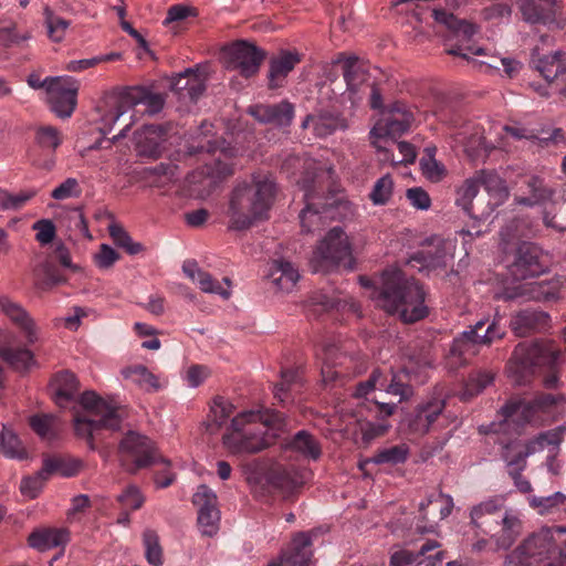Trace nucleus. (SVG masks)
Masks as SVG:
<instances>
[{
    "instance_id": "obj_39",
    "label": "nucleus",
    "mask_w": 566,
    "mask_h": 566,
    "mask_svg": "<svg viewBox=\"0 0 566 566\" xmlns=\"http://www.w3.org/2000/svg\"><path fill=\"white\" fill-rule=\"evenodd\" d=\"M55 401L60 406H64L73 400L78 391V381L75 375L69 370L57 373L51 384Z\"/></svg>"
},
{
    "instance_id": "obj_6",
    "label": "nucleus",
    "mask_w": 566,
    "mask_h": 566,
    "mask_svg": "<svg viewBox=\"0 0 566 566\" xmlns=\"http://www.w3.org/2000/svg\"><path fill=\"white\" fill-rule=\"evenodd\" d=\"M562 396L543 394L526 399L521 397H512L502 408V421L493 422L488 427L485 433H506L512 426H521L530 422L544 421L549 417Z\"/></svg>"
},
{
    "instance_id": "obj_3",
    "label": "nucleus",
    "mask_w": 566,
    "mask_h": 566,
    "mask_svg": "<svg viewBox=\"0 0 566 566\" xmlns=\"http://www.w3.org/2000/svg\"><path fill=\"white\" fill-rule=\"evenodd\" d=\"M275 190L274 180L266 174H253L249 182L239 184L229 200V229L247 230L268 219Z\"/></svg>"
},
{
    "instance_id": "obj_45",
    "label": "nucleus",
    "mask_w": 566,
    "mask_h": 566,
    "mask_svg": "<svg viewBox=\"0 0 566 566\" xmlns=\"http://www.w3.org/2000/svg\"><path fill=\"white\" fill-rule=\"evenodd\" d=\"M528 503L539 515L554 514L566 506V495L555 492L548 496H532Z\"/></svg>"
},
{
    "instance_id": "obj_38",
    "label": "nucleus",
    "mask_w": 566,
    "mask_h": 566,
    "mask_svg": "<svg viewBox=\"0 0 566 566\" xmlns=\"http://www.w3.org/2000/svg\"><path fill=\"white\" fill-rule=\"evenodd\" d=\"M532 62L547 82L557 80L560 75H564L566 71V65L562 61L559 52L541 55L536 49L533 52Z\"/></svg>"
},
{
    "instance_id": "obj_16",
    "label": "nucleus",
    "mask_w": 566,
    "mask_h": 566,
    "mask_svg": "<svg viewBox=\"0 0 566 566\" xmlns=\"http://www.w3.org/2000/svg\"><path fill=\"white\" fill-rule=\"evenodd\" d=\"M228 67L238 70L245 77L254 75L264 59V52L247 41H237L223 49Z\"/></svg>"
},
{
    "instance_id": "obj_52",
    "label": "nucleus",
    "mask_w": 566,
    "mask_h": 566,
    "mask_svg": "<svg viewBox=\"0 0 566 566\" xmlns=\"http://www.w3.org/2000/svg\"><path fill=\"white\" fill-rule=\"evenodd\" d=\"M0 452L11 459H23L27 457L25 449L18 436L6 427L0 436Z\"/></svg>"
},
{
    "instance_id": "obj_35",
    "label": "nucleus",
    "mask_w": 566,
    "mask_h": 566,
    "mask_svg": "<svg viewBox=\"0 0 566 566\" xmlns=\"http://www.w3.org/2000/svg\"><path fill=\"white\" fill-rule=\"evenodd\" d=\"M480 186H483L490 199L491 210L504 203L509 198V189L504 179L493 171L482 170L476 174Z\"/></svg>"
},
{
    "instance_id": "obj_17",
    "label": "nucleus",
    "mask_w": 566,
    "mask_h": 566,
    "mask_svg": "<svg viewBox=\"0 0 566 566\" xmlns=\"http://www.w3.org/2000/svg\"><path fill=\"white\" fill-rule=\"evenodd\" d=\"M193 504L198 507V525L201 534L209 537L216 535L220 523L216 493L202 484L193 494Z\"/></svg>"
},
{
    "instance_id": "obj_25",
    "label": "nucleus",
    "mask_w": 566,
    "mask_h": 566,
    "mask_svg": "<svg viewBox=\"0 0 566 566\" xmlns=\"http://www.w3.org/2000/svg\"><path fill=\"white\" fill-rule=\"evenodd\" d=\"M316 174L311 178H305L297 181L304 190L305 208L300 213L301 227L305 232H314L324 224V216L326 213L325 207L322 210L315 208V193L314 184Z\"/></svg>"
},
{
    "instance_id": "obj_26",
    "label": "nucleus",
    "mask_w": 566,
    "mask_h": 566,
    "mask_svg": "<svg viewBox=\"0 0 566 566\" xmlns=\"http://www.w3.org/2000/svg\"><path fill=\"white\" fill-rule=\"evenodd\" d=\"M233 174V166L229 161L228 151L222 149L220 155L213 159V166L206 165L200 172L191 176V182H199L209 191L220 181Z\"/></svg>"
},
{
    "instance_id": "obj_34",
    "label": "nucleus",
    "mask_w": 566,
    "mask_h": 566,
    "mask_svg": "<svg viewBox=\"0 0 566 566\" xmlns=\"http://www.w3.org/2000/svg\"><path fill=\"white\" fill-rule=\"evenodd\" d=\"M453 509V499L443 493L430 494L420 502L419 511L426 521L437 522L448 517Z\"/></svg>"
},
{
    "instance_id": "obj_59",
    "label": "nucleus",
    "mask_w": 566,
    "mask_h": 566,
    "mask_svg": "<svg viewBox=\"0 0 566 566\" xmlns=\"http://www.w3.org/2000/svg\"><path fill=\"white\" fill-rule=\"evenodd\" d=\"M108 232L114 243L125 249L128 254L134 255L143 251V245L138 242H134L122 226L113 223L108 227Z\"/></svg>"
},
{
    "instance_id": "obj_32",
    "label": "nucleus",
    "mask_w": 566,
    "mask_h": 566,
    "mask_svg": "<svg viewBox=\"0 0 566 566\" xmlns=\"http://www.w3.org/2000/svg\"><path fill=\"white\" fill-rule=\"evenodd\" d=\"M548 444H557V436L554 432H544L537 436L534 440L530 441L525 451H518L514 457L510 455L511 448H515V444L505 446V453L503 454L509 467H516L518 470H524L526 465V458L542 451Z\"/></svg>"
},
{
    "instance_id": "obj_5",
    "label": "nucleus",
    "mask_w": 566,
    "mask_h": 566,
    "mask_svg": "<svg viewBox=\"0 0 566 566\" xmlns=\"http://www.w3.org/2000/svg\"><path fill=\"white\" fill-rule=\"evenodd\" d=\"M0 312L20 331L25 345L12 347L7 335L0 332V358L18 370H27L35 364L33 353L27 347L40 340L41 333L30 313L8 295H0Z\"/></svg>"
},
{
    "instance_id": "obj_21",
    "label": "nucleus",
    "mask_w": 566,
    "mask_h": 566,
    "mask_svg": "<svg viewBox=\"0 0 566 566\" xmlns=\"http://www.w3.org/2000/svg\"><path fill=\"white\" fill-rule=\"evenodd\" d=\"M81 406L93 417H101V423L108 430L120 428L122 417L118 408L102 398L94 391H85L80 397Z\"/></svg>"
},
{
    "instance_id": "obj_18",
    "label": "nucleus",
    "mask_w": 566,
    "mask_h": 566,
    "mask_svg": "<svg viewBox=\"0 0 566 566\" xmlns=\"http://www.w3.org/2000/svg\"><path fill=\"white\" fill-rule=\"evenodd\" d=\"M123 460H130L134 471L157 462V453L151 440L136 432H129L120 442Z\"/></svg>"
},
{
    "instance_id": "obj_48",
    "label": "nucleus",
    "mask_w": 566,
    "mask_h": 566,
    "mask_svg": "<svg viewBox=\"0 0 566 566\" xmlns=\"http://www.w3.org/2000/svg\"><path fill=\"white\" fill-rule=\"evenodd\" d=\"M436 147H426V156L420 159L422 175L431 182H439L446 176V167L434 158Z\"/></svg>"
},
{
    "instance_id": "obj_8",
    "label": "nucleus",
    "mask_w": 566,
    "mask_h": 566,
    "mask_svg": "<svg viewBox=\"0 0 566 566\" xmlns=\"http://www.w3.org/2000/svg\"><path fill=\"white\" fill-rule=\"evenodd\" d=\"M348 235L340 227L331 229L318 242L310 260L314 273H329L339 265L352 268L353 254Z\"/></svg>"
},
{
    "instance_id": "obj_55",
    "label": "nucleus",
    "mask_w": 566,
    "mask_h": 566,
    "mask_svg": "<svg viewBox=\"0 0 566 566\" xmlns=\"http://www.w3.org/2000/svg\"><path fill=\"white\" fill-rule=\"evenodd\" d=\"M409 455V448L407 444L401 443L379 450L373 458L376 464H399L403 463Z\"/></svg>"
},
{
    "instance_id": "obj_62",
    "label": "nucleus",
    "mask_w": 566,
    "mask_h": 566,
    "mask_svg": "<svg viewBox=\"0 0 566 566\" xmlns=\"http://www.w3.org/2000/svg\"><path fill=\"white\" fill-rule=\"evenodd\" d=\"M59 130L52 126H43L36 129L35 143L44 151L54 153L61 144Z\"/></svg>"
},
{
    "instance_id": "obj_40",
    "label": "nucleus",
    "mask_w": 566,
    "mask_h": 566,
    "mask_svg": "<svg viewBox=\"0 0 566 566\" xmlns=\"http://www.w3.org/2000/svg\"><path fill=\"white\" fill-rule=\"evenodd\" d=\"M43 24L50 41L61 43L66 38L71 21L59 15L51 7L44 6Z\"/></svg>"
},
{
    "instance_id": "obj_13",
    "label": "nucleus",
    "mask_w": 566,
    "mask_h": 566,
    "mask_svg": "<svg viewBox=\"0 0 566 566\" xmlns=\"http://www.w3.org/2000/svg\"><path fill=\"white\" fill-rule=\"evenodd\" d=\"M566 294V275H555L549 280L518 284L502 294L506 301L522 298L542 303H556Z\"/></svg>"
},
{
    "instance_id": "obj_44",
    "label": "nucleus",
    "mask_w": 566,
    "mask_h": 566,
    "mask_svg": "<svg viewBox=\"0 0 566 566\" xmlns=\"http://www.w3.org/2000/svg\"><path fill=\"white\" fill-rule=\"evenodd\" d=\"M122 375L145 390L156 391L160 388L157 377L143 365L127 367Z\"/></svg>"
},
{
    "instance_id": "obj_12",
    "label": "nucleus",
    "mask_w": 566,
    "mask_h": 566,
    "mask_svg": "<svg viewBox=\"0 0 566 566\" xmlns=\"http://www.w3.org/2000/svg\"><path fill=\"white\" fill-rule=\"evenodd\" d=\"M552 264L549 252L535 243L523 242L517 247L509 271L515 280L522 281L548 273Z\"/></svg>"
},
{
    "instance_id": "obj_27",
    "label": "nucleus",
    "mask_w": 566,
    "mask_h": 566,
    "mask_svg": "<svg viewBox=\"0 0 566 566\" xmlns=\"http://www.w3.org/2000/svg\"><path fill=\"white\" fill-rule=\"evenodd\" d=\"M297 51L282 50L270 60L269 86L277 88L284 85L289 73L301 62Z\"/></svg>"
},
{
    "instance_id": "obj_53",
    "label": "nucleus",
    "mask_w": 566,
    "mask_h": 566,
    "mask_svg": "<svg viewBox=\"0 0 566 566\" xmlns=\"http://www.w3.org/2000/svg\"><path fill=\"white\" fill-rule=\"evenodd\" d=\"M266 482L275 489L290 490L297 484L293 472L281 464H273L266 474Z\"/></svg>"
},
{
    "instance_id": "obj_57",
    "label": "nucleus",
    "mask_w": 566,
    "mask_h": 566,
    "mask_svg": "<svg viewBox=\"0 0 566 566\" xmlns=\"http://www.w3.org/2000/svg\"><path fill=\"white\" fill-rule=\"evenodd\" d=\"M480 184L478 176L467 179L458 189L457 205L468 214H472V201L479 192Z\"/></svg>"
},
{
    "instance_id": "obj_46",
    "label": "nucleus",
    "mask_w": 566,
    "mask_h": 566,
    "mask_svg": "<svg viewBox=\"0 0 566 566\" xmlns=\"http://www.w3.org/2000/svg\"><path fill=\"white\" fill-rule=\"evenodd\" d=\"M290 448L313 460H317L321 455V447L317 440L306 431L297 432L291 441Z\"/></svg>"
},
{
    "instance_id": "obj_23",
    "label": "nucleus",
    "mask_w": 566,
    "mask_h": 566,
    "mask_svg": "<svg viewBox=\"0 0 566 566\" xmlns=\"http://www.w3.org/2000/svg\"><path fill=\"white\" fill-rule=\"evenodd\" d=\"M523 19L531 24L562 28L557 21V6L552 0H520Z\"/></svg>"
},
{
    "instance_id": "obj_7",
    "label": "nucleus",
    "mask_w": 566,
    "mask_h": 566,
    "mask_svg": "<svg viewBox=\"0 0 566 566\" xmlns=\"http://www.w3.org/2000/svg\"><path fill=\"white\" fill-rule=\"evenodd\" d=\"M560 352L553 343L522 342L513 350L506 367L507 376L514 385H525L535 373L536 367H554Z\"/></svg>"
},
{
    "instance_id": "obj_1",
    "label": "nucleus",
    "mask_w": 566,
    "mask_h": 566,
    "mask_svg": "<svg viewBox=\"0 0 566 566\" xmlns=\"http://www.w3.org/2000/svg\"><path fill=\"white\" fill-rule=\"evenodd\" d=\"M368 297L390 314L399 313L406 323H413L428 314L424 291L415 280H408L398 269L385 270L376 280L359 277Z\"/></svg>"
},
{
    "instance_id": "obj_33",
    "label": "nucleus",
    "mask_w": 566,
    "mask_h": 566,
    "mask_svg": "<svg viewBox=\"0 0 566 566\" xmlns=\"http://www.w3.org/2000/svg\"><path fill=\"white\" fill-rule=\"evenodd\" d=\"M171 90L178 93L180 97L197 101L205 92L206 84L202 75L198 71L187 69L171 81Z\"/></svg>"
},
{
    "instance_id": "obj_19",
    "label": "nucleus",
    "mask_w": 566,
    "mask_h": 566,
    "mask_svg": "<svg viewBox=\"0 0 566 566\" xmlns=\"http://www.w3.org/2000/svg\"><path fill=\"white\" fill-rule=\"evenodd\" d=\"M443 552L436 541H427L423 543L417 553L409 549L401 548L395 552L390 557L391 566H439L443 560Z\"/></svg>"
},
{
    "instance_id": "obj_2",
    "label": "nucleus",
    "mask_w": 566,
    "mask_h": 566,
    "mask_svg": "<svg viewBox=\"0 0 566 566\" xmlns=\"http://www.w3.org/2000/svg\"><path fill=\"white\" fill-rule=\"evenodd\" d=\"M284 419L273 410H244L231 419L222 436V444L232 455H245L268 449L279 431L284 428Z\"/></svg>"
},
{
    "instance_id": "obj_30",
    "label": "nucleus",
    "mask_w": 566,
    "mask_h": 566,
    "mask_svg": "<svg viewBox=\"0 0 566 566\" xmlns=\"http://www.w3.org/2000/svg\"><path fill=\"white\" fill-rule=\"evenodd\" d=\"M249 113L261 123L286 126L293 119L294 107L291 103L284 101L275 105L252 106Z\"/></svg>"
},
{
    "instance_id": "obj_41",
    "label": "nucleus",
    "mask_w": 566,
    "mask_h": 566,
    "mask_svg": "<svg viewBox=\"0 0 566 566\" xmlns=\"http://www.w3.org/2000/svg\"><path fill=\"white\" fill-rule=\"evenodd\" d=\"M432 14L437 22L446 25L457 35H461L464 39H470L476 33V27L474 24L464 20H459L452 13H449L446 10L436 9L433 10Z\"/></svg>"
},
{
    "instance_id": "obj_15",
    "label": "nucleus",
    "mask_w": 566,
    "mask_h": 566,
    "mask_svg": "<svg viewBox=\"0 0 566 566\" xmlns=\"http://www.w3.org/2000/svg\"><path fill=\"white\" fill-rule=\"evenodd\" d=\"M80 82L73 76H54L49 87L46 101L51 109L61 118L70 117L77 104Z\"/></svg>"
},
{
    "instance_id": "obj_9",
    "label": "nucleus",
    "mask_w": 566,
    "mask_h": 566,
    "mask_svg": "<svg viewBox=\"0 0 566 566\" xmlns=\"http://www.w3.org/2000/svg\"><path fill=\"white\" fill-rule=\"evenodd\" d=\"M343 64V75L346 83V90L338 95L340 104L349 103L355 106L367 94V90L371 87L370 105L373 108L381 106L380 93L368 83V74L366 66L356 55H345L344 53L333 60V64Z\"/></svg>"
},
{
    "instance_id": "obj_58",
    "label": "nucleus",
    "mask_w": 566,
    "mask_h": 566,
    "mask_svg": "<svg viewBox=\"0 0 566 566\" xmlns=\"http://www.w3.org/2000/svg\"><path fill=\"white\" fill-rule=\"evenodd\" d=\"M308 125H313V129L316 136L325 137L333 134L338 127V119L332 116H314L308 115L302 123V127L306 128Z\"/></svg>"
},
{
    "instance_id": "obj_60",
    "label": "nucleus",
    "mask_w": 566,
    "mask_h": 566,
    "mask_svg": "<svg viewBox=\"0 0 566 566\" xmlns=\"http://www.w3.org/2000/svg\"><path fill=\"white\" fill-rule=\"evenodd\" d=\"M373 143H374L375 147L377 148V151L379 154H384V156L381 157V160H384V161H390L392 165H398V164H411L416 159V156H417L416 149L411 144H409L407 142H399L397 144V148L400 154V158H398V159H395L394 157L390 158L388 150L386 148L381 147L380 145H378L377 140H374Z\"/></svg>"
},
{
    "instance_id": "obj_42",
    "label": "nucleus",
    "mask_w": 566,
    "mask_h": 566,
    "mask_svg": "<svg viewBox=\"0 0 566 566\" xmlns=\"http://www.w3.org/2000/svg\"><path fill=\"white\" fill-rule=\"evenodd\" d=\"M234 406L223 397L213 398L210 406L209 424L211 432H216L224 426L228 419L233 415Z\"/></svg>"
},
{
    "instance_id": "obj_14",
    "label": "nucleus",
    "mask_w": 566,
    "mask_h": 566,
    "mask_svg": "<svg viewBox=\"0 0 566 566\" xmlns=\"http://www.w3.org/2000/svg\"><path fill=\"white\" fill-rule=\"evenodd\" d=\"M446 398L433 396L421 401L406 417V424L411 433L423 436L434 429L446 418Z\"/></svg>"
},
{
    "instance_id": "obj_47",
    "label": "nucleus",
    "mask_w": 566,
    "mask_h": 566,
    "mask_svg": "<svg viewBox=\"0 0 566 566\" xmlns=\"http://www.w3.org/2000/svg\"><path fill=\"white\" fill-rule=\"evenodd\" d=\"M530 196L528 197H517L515 201L518 205L523 206H535L543 203L544 201L548 200L553 196V191L551 189H547L543 180L538 177H532L527 182Z\"/></svg>"
},
{
    "instance_id": "obj_11",
    "label": "nucleus",
    "mask_w": 566,
    "mask_h": 566,
    "mask_svg": "<svg viewBox=\"0 0 566 566\" xmlns=\"http://www.w3.org/2000/svg\"><path fill=\"white\" fill-rule=\"evenodd\" d=\"M556 557L553 528H542L528 536L506 556V566H536L545 559Z\"/></svg>"
},
{
    "instance_id": "obj_54",
    "label": "nucleus",
    "mask_w": 566,
    "mask_h": 566,
    "mask_svg": "<svg viewBox=\"0 0 566 566\" xmlns=\"http://www.w3.org/2000/svg\"><path fill=\"white\" fill-rule=\"evenodd\" d=\"M502 505L503 499L496 496L481 502L472 507L470 513L471 522L476 527H481L485 523L484 518L496 514L501 510Z\"/></svg>"
},
{
    "instance_id": "obj_37",
    "label": "nucleus",
    "mask_w": 566,
    "mask_h": 566,
    "mask_svg": "<svg viewBox=\"0 0 566 566\" xmlns=\"http://www.w3.org/2000/svg\"><path fill=\"white\" fill-rule=\"evenodd\" d=\"M501 531L494 535L497 548L507 549L522 532V521L517 513L509 510L501 520Z\"/></svg>"
},
{
    "instance_id": "obj_22",
    "label": "nucleus",
    "mask_w": 566,
    "mask_h": 566,
    "mask_svg": "<svg viewBox=\"0 0 566 566\" xmlns=\"http://www.w3.org/2000/svg\"><path fill=\"white\" fill-rule=\"evenodd\" d=\"M182 271L203 293L217 294L224 300L231 296V281L228 277H224L222 283L214 280L210 273L200 269L195 260L185 261Z\"/></svg>"
},
{
    "instance_id": "obj_24",
    "label": "nucleus",
    "mask_w": 566,
    "mask_h": 566,
    "mask_svg": "<svg viewBox=\"0 0 566 566\" xmlns=\"http://www.w3.org/2000/svg\"><path fill=\"white\" fill-rule=\"evenodd\" d=\"M166 132L160 126L146 125L134 134V144L140 157L158 158L164 150Z\"/></svg>"
},
{
    "instance_id": "obj_61",
    "label": "nucleus",
    "mask_w": 566,
    "mask_h": 566,
    "mask_svg": "<svg viewBox=\"0 0 566 566\" xmlns=\"http://www.w3.org/2000/svg\"><path fill=\"white\" fill-rule=\"evenodd\" d=\"M394 191V181L390 175H385L381 178H379L376 184L374 185L369 198L376 206H382L386 205Z\"/></svg>"
},
{
    "instance_id": "obj_29",
    "label": "nucleus",
    "mask_w": 566,
    "mask_h": 566,
    "mask_svg": "<svg viewBox=\"0 0 566 566\" xmlns=\"http://www.w3.org/2000/svg\"><path fill=\"white\" fill-rule=\"evenodd\" d=\"M549 315L544 311L523 310L512 315L510 327L517 336H525L532 332L548 326Z\"/></svg>"
},
{
    "instance_id": "obj_63",
    "label": "nucleus",
    "mask_w": 566,
    "mask_h": 566,
    "mask_svg": "<svg viewBox=\"0 0 566 566\" xmlns=\"http://www.w3.org/2000/svg\"><path fill=\"white\" fill-rule=\"evenodd\" d=\"M300 384V376L296 370H284L281 373V381L274 387V396L281 402L287 400V391Z\"/></svg>"
},
{
    "instance_id": "obj_36",
    "label": "nucleus",
    "mask_w": 566,
    "mask_h": 566,
    "mask_svg": "<svg viewBox=\"0 0 566 566\" xmlns=\"http://www.w3.org/2000/svg\"><path fill=\"white\" fill-rule=\"evenodd\" d=\"M29 545L40 552L65 546L69 542V532L64 528H43L29 535Z\"/></svg>"
},
{
    "instance_id": "obj_28",
    "label": "nucleus",
    "mask_w": 566,
    "mask_h": 566,
    "mask_svg": "<svg viewBox=\"0 0 566 566\" xmlns=\"http://www.w3.org/2000/svg\"><path fill=\"white\" fill-rule=\"evenodd\" d=\"M314 532H301L296 534L287 552L280 558L281 566H308L312 557V537Z\"/></svg>"
},
{
    "instance_id": "obj_20",
    "label": "nucleus",
    "mask_w": 566,
    "mask_h": 566,
    "mask_svg": "<svg viewBox=\"0 0 566 566\" xmlns=\"http://www.w3.org/2000/svg\"><path fill=\"white\" fill-rule=\"evenodd\" d=\"M413 122L412 113L403 104H394L371 129L373 137L399 136L407 132Z\"/></svg>"
},
{
    "instance_id": "obj_31",
    "label": "nucleus",
    "mask_w": 566,
    "mask_h": 566,
    "mask_svg": "<svg viewBox=\"0 0 566 566\" xmlns=\"http://www.w3.org/2000/svg\"><path fill=\"white\" fill-rule=\"evenodd\" d=\"M268 277L277 291L290 293L300 280L298 270L289 261L274 260L269 268Z\"/></svg>"
},
{
    "instance_id": "obj_51",
    "label": "nucleus",
    "mask_w": 566,
    "mask_h": 566,
    "mask_svg": "<svg viewBox=\"0 0 566 566\" xmlns=\"http://www.w3.org/2000/svg\"><path fill=\"white\" fill-rule=\"evenodd\" d=\"M74 428L78 437L87 440L91 449H94L95 433L102 428L106 429L101 423V417H93L91 415L85 417L76 416L74 418Z\"/></svg>"
},
{
    "instance_id": "obj_64",
    "label": "nucleus",
    "mask_w": 566,
    "mask_h": 566,
    "mask_svg": "<svg viewBox=\"0 0 566 566\" xmlns=\"http://www.w3.org/2000/svg\"><path fill=\"white\" fill-rule=\"evenodd\" d=\"M31 36L30 31H25L23 33L18 32L15 23L0 27V44L6 48L19 45L20 43L30 40Z\"/></svg>"
},
{
    "instance_id": "obj_4",
    "label": "nucleus",
    "mask_w": 566,
    "mask_h": 566,
    "mask_svg": "<svg viewBox=\"0 0 566 566\" xmlns=\"http://www.w3.org/2000/svg\"><path fill=\"white\" fill-rule=\"evenodd\" d=\"M106 104L108 109L101 118V130L105 135L113 130L120 117L132 112L129 122L113 137V140H118L124 138L130 127L137 122V114L155 115L159 113L164 107L165 99L161 94L154 93L146 87L130 86L109 96Z\"/></svg>"
},
{
    "instance_id": "obj_43",
    "label": "nucleus",
    "mask_w": 566,
    "mask_h": 566,
    "mask_svg": "<svg viewBox=\"0 0 566 566\" xmlns=\"http://www.w3.org/2000/svg\"><path fill=\"white\" fill-rule=\"evenodd\" d=\"M82 463L75 459L48 458L43 461L41 474L57 473L61 476L70 478L76 475L81 470Z\"/></svg>"
},
{
    "instance_id": "obj_56",
    "label": "nucleus",
    "mask_w": 566,
    "mask_h": 566,
    "mask_svg": "<svg viewBox=\"0 0 566 566\" xmlns=\"http://www.w3.org/2000/svg\"><path fill=\"white\" fill-rule=\"evenodd\" d=\"M241 471L249 484H259L270 470L269 464L264 460L253 459L241 463Z\"/></svg>"
},
{
    "instance_id": "obj_10",
    "label": "nucleus",
    "mask_w": 566,
    "mask_h": 566,
    "mask_svg": "<svg viewBox=\"0 0 566 566\" xmlns=\"http://www.w3.org/2000/svg\"><path fill=\"white\" fill-rule=\"evenodd\" d=\"M486 324V319L478 321L469 329L461 333L455 337L450 347V355L458 357L459 361H465L469 357L475 356L480 348L490 346L495 340L502 339L505 336V329L500 325L499 319L495 317L488 325L483 334L480 332Z\"/></svg>"
},
{
    "instance_id": "obj_50",
    "label": "nucleus",
    "mask_w": 566,
    "mask_h": 566,
    "mask_svg": "<svg viewBox=\"0 0 566 566\" xmlns=\"http://www.w3.org/2000/svg\"><path fill=\"white\" fill-rule=\"evenodd\" d=\"M143 544L148 564L151 566H161L164 564V553L158 534L154 530H145L143 533Z\"/></svg>"
},
{
    "instance_id": "obj_49",
    "label": "nucleus",
    "mask_w": 566,
    "mask_h": 566,
    "mask_svg": "<svg viewBox=\"0 0 566 566\" xmlns=\"http://www.w3.org/2000/svg\"><path fill=\"white\" fill-rule=\"evenodd\" d=\"M494 380V374L490 370H479L472 373L465 385L461 398L467 400L482 392Z\"/></svg>"
}]
</instances>
